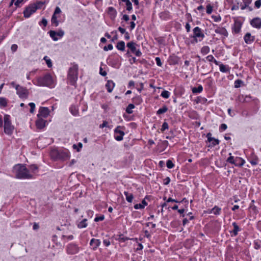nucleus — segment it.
I'll return each instance as SVG.
<instances>
[{
    "label": "nucleus",
    "instance_id": "a211bd4d",
    "mask_svg": "<svg viewBox=\"0 0 261 261\" xmlns=\"http://www.w3.org/2000/svg\"><path fill=\"white\" fill-rule=\"evenodd\" d=\"M114 86L115 83L111 80L108 81L106 85L107 91L110 93L112 91Z\"/></svg>",
    "mask_w": 261,
    "mask_h": 261
},
{
    "label": "nucleus",
    "instance_id": "bb28decb",
    "mask_svg": "<svg viewBox=\"0 0 261 261\" xmlns=\"http://www.w3.org/2000/svg\"><path fill=\"white\" fill-rule=\"evenodd\" d=\"M71 114L74 116H77L79 113L78 109L74 106H72L70 108Z\"/></svg>",
    "mask_w": 261,
    "mask_h": 261
},
{
    "label": "nucleus",
    "instance_id": "13d9d810",
    "mask_svg": "<svg viewBox=\"0 0 261 261\" xmlns=\"http://www.w3.org/2000/svg\"><path fill=\"white\" fill-rule=\"evenodd\" d=\"M103 243L106 246H109L111 244L110 241L108 240H104Z\"/></svg>",
    "mask_w": 261,
    "mask_h": 261
},
{
    "label": "nucleus",
    "instance_id": "6ab92c4d",
    "mask_svg": "<svg viewBox=\"0 0 261 261\" xmlns=\"http://www.w3.org/2000/svg\"><path fill=\"white\" fill-rule=\"evenodd\" d=\"M221 208L217 206H215L212 209L210 210L208 212L209 214L213 213L216 215H219L220 214Z\"/></svg>",
    "mask_w": 261,
    "mask_h": 261
},
{
    "label": "nucleus",
    "instance_id": "f03ea898",
    "mask_svg": "<svg viewBox=\"0 0 261 261\" xmlns=\"http://www.w3.org/2000/svg\"><path fill=\"white\" fill-rule=\"evenodd\" d=\"M78 69V65L77 64H73L69 69L68 80L72 85H74L75 84L77 79Z\"/></svg>",
    "mask_w": 261,
    "mask_h": 261
},
{
    "label": "nucleus",
    "instance_id": "c85d7f7f",
    "mask_svg": "<svg viewBox=\"0 0 261 261\" xmlns=\"http://www.w3.org/2000/svg\"><path fill=\"white\" fill-rule=\"evenodd\" d=\"M122 2L125 3V5L126 6V10L127 11H130V10H132V5L129 0H122Z\"/></svg>",
    "mask_w": 261,
    "mask_h": 261
},
{
    "label": "nucleus",
    "instance_id": "5701e85b",
    "mask_svg": "<svg viewBox=\"0 0 261 261\" xmlns=\"http://www.w3.org/2000/svg\"><path fill=\"white\" fill-rule=\"evenodd\" d=\"M147 203L146 201L144 199L142 200L141 203L136 204L134 205V208L136 210L142 209L144 207L145 205H147Z\"/></svg>",
    "mask_w": 261,
    "mask_h": 261
},
{
    "label": "nucleus",
    "instance_id": "4c0bfd02",
    "mask_svg": "<svg viewBox=\"0 0 261 261\" xmlns=\"http://www.w3.org/2000/svg\"><path fill=\"white\" fill-rule=\"evenodd\" d=\"M7 100L6 98L1 97L0 98V105L5 107L7 105Z\"/></svg>",
    "mask_w": 261,
    "mask_h": 261
},
{
    "label": "nucleus",
    "instance_id": "2eb2a0df",
    "mask_svg": "<svg viewBox=\"0 0 261 261\" xmlns=\"http://www.w3.org/2000/svg\"><path fill=\"white\" fill-rule=\"evenodd\" d=\"M215 32L216 33L223 35L225 37H227L228 35L227 30L224 28L222 27L217 28L215 29Z\"/></svg>",
    "mask_w": 261,
    "mask_h": 261
},
{
    "label": "nucleus",
    "instance_id": "4d7b16f0",
    "mask_svg": "<svg viewBox=\"0 0 261 261\" xmlns=\"http://www.w3.org/2000/svg\"><path fill=\"white\" fill-rule=\"evenodd\" d=\"M31 169L33 172H35L38 169L36 165H33L30 167Z\"/></svg>",
    "mask_w": 261,
    "mask_h": 261
},
{
    "label": "nucleus",
    "instance_id": "4be33fe9",
    "mask_svg": "<svg viewBox=\"0 0 261 261\" xmlns=\"http://www.w3.org/2000/svg\"><path fill=\"white\" fill-rule=\"evenodd\" d=\"M232 225L233 226V229L231 231V232L233 233L234 236H236L238 234V232L240 230V229L236 222H233L232 223Z\"/></svg>",
    "mask_w": 261,
    "mask_h": 261
},
{
    "label": "nucleus",
    "instance_id": "79ce46f5",
    "mask_svg": "<svg viewBox=\"0 0 261 261\" xmlns=\"http://www.w3.org/2000/svg\"><path fill=\"white\" fill-rule=\"evenodd\" d=\"M29 105L31 107L30 113H34L35 108V104L33 102H30V103H29Z\"/></svg>",
    "mask_w": 261,
    "mask_h": 261
},
{
    "label": "nucleus",
    "instance_id": "dca6fc26",
    "mask_svg": "<svg viewBox=\"0 0 261 261\" xmlns=\"http://www.w3.org/2000/svg\"><path fill=\"white\" fill-rule=\"evenodd\" d=\"M244 41L247 44H251L254 40V37L252 36L250 33H247L244 36Z\"/></svg>",
    "mask_w": 261,
    "mask_h": 261
},
{
    "label": "nucleus",
    "instance_id": "37998d69",
    "mask_svg": "<svg viewBox=\"0 0 261 261\" xmlns=\"http://www.w3.org/2000/svg\"><path fill=\"white\" fill-rule=\"evenodd\" d=\"M213 11V7L210 5H208L206 6V13L208 14H210L212 13Z\"/></svg>",
    "mask_w": 261,
    "mask_h": 261
},
{
    "label": "nucleus",
    "instance_id": "ddd939ff",
    "mask_svg": "<svg viewBox=\"0 0 261 261\" xmlns=\"http://www.w3.org/2000/svg\"><path fill=\"white\" fill-rule=\"evenodd\" d=\"M251 24L253 27L257 29L261 28V19L259 18H255L251 21Z\"/></svg>",
    "mask_w": 261,
    "mask_h": 261
},
{
    "label": "nucleus",
    "instance_id": "cd10ccee",
    "mask_svg": "<svg viewBox=\"0 0 261 261\" xmlns=\"http://www.w3.org/2000/svg\"><path fill=\"white\" fill-rule=\"evenodd\" d=\"M203 90V87L201 85H199L198 87H194L192 89L193 93H199Z\"/></svg>",
    "mask_w": 261,
    "mask_h": 261
},
{
    "label": "nucleus",
    "instance_id": "b1692460",
    "mask_svg": "<svg viewBox=\"0 0 261 261\" xmlns=\"http://www.w3.org/2000/svg\"><path fill=\"white\" fill-rule=\"evenodd\" d=\"M220 70L222 72L226 73L229 71V67L228 66H226L221 64L219 65Z\"/></svg>",
    "mask_w": 261,
    "mask_h": 261
},
{
    "label": "nucleus",
    "instance_id": "2f4dec72",
    "mask_svg": "<svg viewBox=\"0 0 261 261\" xmlns=\"http://www.w3.org/2000/svg\"><path fill=\"white\" fill-rule=\"evenodd\" d=\"M244 83L243 81L241 80L238 79L234 81V87L238 88L241 86Z\"/></svg>",
    "mask_w": 261,
    "mask_h": 261
},
{
    "label": "nucleus",
    "instance_id": "09e8293b",
    "mask_svg": "<svg viewBox=\"0 0 261 261\" xmlns=\"http://www.w3.org/2000/svg\"><path fill=\"white\" fill-rule=\"evenodd\" d=\"M211 142H212V143L213 146H215L216 145H218L219 143V140H218L217 139H215V138H213L212 141H211Z\"/></svg>",
    "mask_w": 261,
    "mask_h": 261
},
{
    "label": "nucleus",
    "instance_id": "0e129e2a",
    "mask_svg": "<svg viewBox=\"0 0 261 261\" xmlns=\"http://www.w3.org/2000/svg\"><path fill=\"white\" fill-rule=\"evenodd\" d=\"M170 96V93L167 91L164 90V98H168Z\"/></svg>",
    "mask_w": 261,
    "mask_h": 261
},
{
    "label": "nucleus",
    "instance_id": "e2e57ef3",
    "mask_svg": "<svg viewBox=\"0 0 261 261\" xmlns=\"http://www.w3.org/2000/svg\"><path fill=\"white\" fill-rule=\"evenodd\" d=\"M185 28L187 32H189L190 31L191 27L189 23H186Z\"/></svg>",
    "mask_w": 261,
    "mask_h": 261
},
{
    "label": "nucleus",
    "instance_id": "a19ab883",
    "mask_svg": "<svg viewBox=\"0 0 261 261\" xmlns=\"http://www.w3.org/2000/svg\"><path fill=\"white\" fill-rule=\"evenodd\" d=\"M229 155H231L230 153H229ZM227 162L232 164H235L234 158L232 156H230L229 158H228L227 159Z\"/></svg>",
    "mask_w": 261,
    "mask_h": 261
},
{
    "label": "nucleus",
    "instance_id": "5fc2aeb1",
    "mask_svg": "<svg viewBox=\"0 0 261 261\" xmlns=\"http://www.w3.org/2000/svg\"><path fill=\"white\" fill-rule=\"evenodd\" d=\"M206 59L209 62H213L214 59V58L212 55H208V56L206 57Z\"/></svg>",
    "mask_w": 261,
    "mask_h": 261
},
{
    "label": "nucleus",
    "instance_id": "774afa93",
    "mask_svg": "<svg viewBox=\"0 0 261 261\" xmlns=\"http://www.w3.org/2000/svg\"><path fill=\"white\" fill-rule=\"evenodd\" d=\"M170 181V179L169 177H167L165 179H164V184L167 185Z\"/></svg>",
    "mask_w": 261,
    "mask_h": 261
},
{
    "label": "nucleus",
    "instance_id": "864d4df0",
    "mask_svg": "<svg viewBox=\"0 0 261 261\" xmlns=\"http://www.w3.org/2000/svg\"><path fill=\"white\" fill-rule=\"evenodd\" d=\"M61 12V10L59 7H56L55 11L54 12V15H56V14H60Z\"/></svg>",
    "mask_w": 261,
    "mask_h": 261
},
{
    "label": "nucleus",
    "instance_id": "1a4fd4ad",
    "mask_svg": "<svg viewBox=\"0 0 261 261\" xmlns=\"http://www.w3.org/2000/svg\"><path fill=\"white\" fill-rule=\"evenodd\" d=\"M49 114V110L47 107H40L37 115L38 118H46Z\"/></svg>",
    "mask_w": 261,
    "mask_h": 261
},
{
    "label": "nucleus",
    "instance_id": "e433bc0d",
    "mask_svg": "<svg viewBox=\"0 0 261 261\" xmlns=\"http://www.w3.org/2000/svg\"><path fill=\"white\" fill-rule=\"evenodd\" d=\"M44 60H45L48 67H51L52 66L51 60L49 59H48V57L47 56L44 57Z\"/></svg>",
    "mask_w": 261,
    "mask_h": 261
},
{
    "label": "nucleus",
    "instance_id": "39448f33",
    "mask_svg": "<svg viewBox=\"0 0 261 261\" xmlns=\"http://www.w3.org/2000/svg\"><path fill=\"white\" fill-rule=\"evenodd\" d=\"M53 79L50 75L46 74L43 77H39L37 81V85L39 86H49L53 84Z\"/></svg>",
    "mask_w": 261,
    "mask_h": 261
},
{
    "label": "nucleus",
    "instance_id": "3c124183",
    "mask_svg": "<svg viewBox=\"0 0 261 261\" xmlns=\"http://www.w3.org/2000/svg\"><path fill=\"white\" fill-rule=\"evenodd\" d=\"M113 47V45L111 44H110L107 46H105L103 49L107 51L108 50H112Z\"/></svg>",
    "mask_w": 261,
    "mask_h": 261
},
{
    "label": "nucleus",
    "instance_id": "9b49d317",
    "mask_svg": "<svg viewBox=\"0 0 261 261\" xmlns=\"http://www.w3.org/2000/svg\"><path fill=\"white\" fill-rule=\"evenodd\" d=\"M49 35L52 38V39L54 41H57L58 40V38L57 36H59V37H62L64 35V32L62 30H60L58 32H55L54 31H50Z\"/></svg>",
    "mask_w": 261,
    "mask_h": 261
},
{
    "label": "nucleus",
    "instance_id": "f704fd0d",
    "mask_svg": "<svg viewBox=\"0 0 261 261\" xmlns=\"http://www.w3.org/2000/svg\"><path fill=\"white\" fill-rule=\"evenodd\" d=\"M166 166L168 168L171 169L174 167V164L171 160H168L166 162Z\"/></svg>",
    "mask_w": 261,
    "mask_h": 261
},
{
    "label": "nucleus",
    "instance_id": "bf43d9fd",
    "mask_svg": "<svg viewBox=\"0 0 261 261\" xmlns=\"http://www.w3.org/2000/svg\"><path fill=\"white\" fill-rule=\"evenodd\" d=\"M243 3L249 6V5L251 4L252 0H242Z\"/></svg>",
    "mask_w": 261,
    "mask_h": 261
},
{
    "label": "nucleus",
    "instance_id": "a878e982",
    "mask_svg": "<svg viewBox=\"0 0 261 261\" xmlns=\"http://www.w3.org/2000/svg\"><path fill=\"white\" fill-rule=\"evenodd\" d=\"M116 47L118 50H120L121 51L124 50V49H125L124 42L123 41L119 42L117 44Z\"/></svg>",
    "mask_w": 261,
    "mask_h": 261
},
{
    "label": "nucleus",
    "instance_id": "680f3d73",
    "mask_svg": "<svg viewBox=\"0 0 261 261\" xmlns=\"http://www.w3.org/2000/svg\"><path fill=\"white\" fill-rule=\"evenodd\" d=\"M11 50L14 52L17 49V45L16 44H13L12 46H11Z\"/></svg>",
    "mask_w": 261,
    "mask_h": 261
},
{
    "label": "nucleus",
    "instance_id": "4468645a",
    "mask_svg": "<svg viewBox=\"0 0 261 261\" xmlns=\"http://www.w3.org/2000/svg\"><path fill=\"white\" fill-rule=\"evenodd\" d=\"M46 121L44 120L42 118H38L36 120V125L38 128H43L46 124Z\"/></svg>",
    "mask_w": 261,
    "mask_h": 261
},
{
    "label": "nucleus",
    "instance_id": "412c9836",
    "mask_svg": "<svg viewBox=\"0 0 261 261\" xmlns=\"http://www.w3.org/2000/svg\"><path fill=\"white\" fill-rule=\"evenodd\" d=\"M108 12L112 18H114L117 14L116 10L112 7H109Z\"/></svg>",
    "mask_w": 261,
    "mask_h": 261
},
{
    "label": "nucleus",
    "instance_id": "20e7f679",
    "mask_svg": "<svg viewBox=\"0 0 261 261\" xmlns=\"http://www.w3.org/2000/svg\"><path fill=\"white\" fill-rule=\"evenodd\" d=\"M4 132L8 135H11L13 132L14 127L12 125L9 115H5L4 116Z\"/></svg>",
    "mask_w": 261,
    "mask_h": 261
},
{
    "label": "nucleus",
    "instance_id": "58836bf2",
    "mask_svg": "<svg viewBox=\"0 0 261 261\" xmlns=\"http://www.w3.org/2000/svg\"><path fill=\"white\" fill-rule=\"evenodd\" d=\"M105 127H108L109 128H111V127L108 125V122L107 121H103L102 123L99 125V127L100 128H102Z\"/></svg>",
    "mask_w": 261,
    "mask_h": 261
},
{
    "label": "nucleus",
    "instance_id": "052dcab7",
    "mask_svg": "<svg viewBox=\"0 0 261 261\" xmlns=\"http://www.w3.org/2000/svg\"><path fill=\"white\" fill-rule=\"evenodd\" d=\"M40 23L42 24L44 27H46L47 24V21L46 19L43 18Z\"/></svg>",
    "mask_w": 261,
    "mask_h": 261
},
{
    "label": "nucleus",
    "instance_id": "0eeeda50",
    "mask_svg": "<svg viewBox=\"0 0 261 261\" xmlns=\"http://www.w3.org/2000/svg\"><path fill=\"white\" fill-rule=\"evenodd\" d=\"M15 89L17 91V94L21 98H27L29 95L28 90L23 87L19 85H16Z\"/></svg>",
    "mask_w": 261,
    "mask_h": 261
},
{
    "label": "nucleus",
    "instance_id": "8fccbe9b",
    "mask_svg": "<svg viewBox=\"0 0 261 261\" xmlns=\"http://www.w3.org/2000/svg\"><path fill=\"white\" fill-rule=\"evenodd\" d=\"M255 6L257 8H259L261 7V0H257L255 2Z\"/></svg>",
    "mask_w": 261,
    "mask_h": 261
},
{
    "label": "nucleus",
    "instance_id": "603ef678",
    "mask_svg": "<svg viewBox=\"0 0 261 261\" xmlns=\"http://www.w3.org/2000/svg\"><path fill=\"white\" fill-rule=\"evenodd\" d=\"M155 60L156 61V64L158 66H162V62H161V59L159 57H156L155 59Z\"/></svg>",
    "mask_w": 261,
    "mask_h": 261
},
{
    "label": "nucleus",
    "instance_id": "a18cd8bd",
    "mask_svg": "<svg viewBox=\"0 0 261 261\" xmlns=\"http://www.w3.org/2000/svg\"><path fill=\"white\" fill-rule=\"evenodd\" d=\"M193 218H194V217L193 216H190V218L189 219H188L187 218L184 219V220L182 221L183 225H185L187 223H188L189 220H192V219H193Z\"/></svg>",
    "mask_w": 261,
    "mask_h": 261
},
{
    "label": "nucleus",
    "instance_id": "f3484780",
    "mask_svg": "<svg viewBox=\"0 0 261 261\" xmlns=\"http://www.w3.org/2000/svg\"><path fill=\"white\" fill-rule=\"evenodd\" d=\"M242 27V24L240 21H236L232 27V30L235 33H239Z\"/></svg>",
    "mask_w": 261,
    "mask_h": 261
},
{
    "label": "nucleus",
    "instance_id": "9d476101",
    "mask_svg": "<svg viewBox=\"0 0 261 261\" xmlns=\"http://www.w3.org/2000/svg\"><path fill=\"white\" fill-rule=\"evenodd\" d=\"M120 128H121V127L120 126H118L114 130L115 134H118L115 136V139L118 141L122 140L123 136L124 135V132L120 129Z\"/></svg>",
    "mask_w": 261,
    "mask_h": 261
},
{
    "label": "nucleus",
    "instance_id": "338daca9",
    "mask_svg": "<svg viewBox=\"0 0 261 261\" xmlns=\"http://www.w3.org/2000/svg\"><path fill=\"white\" fill-rule=\"evenodd\" d=\"M211 133H208L207 134V140L208 141L211 142V141H212L213 139L214 138H212L211 137Z\"/></svg>",
    "mask_w": 261,
    "mask_h": 261
},
{
    "label": "nucleus",
    "instance_id": "c9c22d12",
    "mask_svg": "<svg viewBox=\"0 0 261 261\" xmlns=\"http://www.w3.org/2000/svg\"><path fill=\"white\" fill-rule=\"evenodd\" d=\"M51 22H52V23L55 24L56 27H57L59 25V22H58V21L57 20V17L55 15H53L52 16Z\"/></svg>",
    "mask_w": 261,
    "mask_h": 261
},
{
    "label": "nucleus",
    "instance_id": "393cba45",
    "mask_svg": "<svg viewBox=\"0 0 261 261\" xmlns=\"http://www.w3.org/2000/svg\"><path fill=\"white\" fill-rule=\"evenodd\" d=\"M124 195L126 196V199L128 202H132L134 198V196L132 194L129 193L128 192L125 191L124 192Z\"/></svg>",
    "mask_w": 261,
    "mask_h": 261
},
{
    "label": "nucleus",
    "instance_id": "423d86ee",
    "mask_svg": "<svg viewBox=\"0 0 261 261\" xmlns=\"http://www.w3.org/2000/svg\"><path fill=\"white\" fill-rule=\"evenodd\" d=\"M40 8V6H37L36 5H31L28 6L23 11L24 16L26 18L29 17L33 13H35L38 9Z\"/></svg>",
    "mask_w": 261,
    "mask_h": 261
},
{
    "label": "nucleus",
    "instance_id": "f257e3e1",
    "mask_svg": "<svg viewBox=\"0 0 261 261\" xmlns=\"http://www.w3.org/2000/svg\"><path fill=\"white\" fill-rule=\"evenodd\" d=\"M13 172L18 178H31L32 175L25 166L22 165H17L13 167Z\"/></svg>",
    "mask_w": 261,
    "mask_h": 261
},
{
    "label": "nucleus",
    "instance_id": "7c9ffc66",
    "mask_svg": "<svg viewBox=\"0 0 261 261\" xmlns=\"http://www.w3.org/2000/svg\"><path fill=\"white\" fill-rule=\"evenodd\" d=\"M210 47L208 46H204L201 49V53L203 55H206L210 52Z\"/></svg>",
    "mask_w": 261,
    "mask_h": 261
},
{
    "label": "nucleus",
    "instance_id": "6e6d98bb",
    "mask_svg": "<svg viewBox=\"0 0 261 261\" xmlns=\"http://www.w3.org/2000/svg\"><path fill=\"white\" fill-rule=\"evenodd\" d=\"M99 73L100 75H101L102 76H105L107 75V72L105 71H102V68L101 67L100 68Z\"/></svg>",
    "mask_w": 261,
    "mask_h": 261
},
{
    "label": "nucleus",
    "instance_id": "c756f323",
    "mask_svg": "<svg viewBox=\"0 0 261 261\" xmlns=\"http://www.w3.org/2000/svg\"><path fill=\"white\" fill-rule=\"evenodd\" d=\"M86 221H87L86 219H85L83 220H82V221H81L77 225L78 227L80 228H83L86 227L87 226Z\"/></svg>",
    "mask_w": 261,
    "mask_h": 261
},
{
    "label": "nucleus",
    "instance_id": "ea45409f",
    "mask_svg": "<svg viewBox=\"0 0 261 261\" xmlns=\"http://www.w3.org/2000/svg\"><path fill=\"white\" fill-rule=\"evenodd\" d=\"M254 244V248L256 249H259L261 247V242L260 241H255Z\"/></svg>",
    "mask_w": 261,
    "mask_h": 261
},
{
    "label": "nucleus",
    "instance_id": "49530a36",
    "mask_svg": "<svg viewBox=\"0 0 261 261\" xmlns=\"http://www.w3.org/2000/svg\"><path fill=\"white\" fill-rule=\"evenodd\" d=\"M105 219V216L103 215H101L99 217H96L95 219H94V221L95 222H98L99 221H102L103 220Z\"/></svg>",
    "mask_w": 261,
    "mask_h": 261
},
{
    "label": "nucleus",
    "instance_id": "de8ad7c7",
    "mask_svg": "<svg viewBox=\"0 0 261 261\" xmlns=\"http://www.w3.org/2000/svg\"><path fill=\"white\" fill-rule=\"evenodd\" d=\"M23 1L24 0H12V3H14L16 6H19V4Z\"/></svg>",
    "mask_w": 261,
    "mask_h": 261
},
{
    "label": "nucleus",
    "instance_id": "f8f14e48",
    "mask_svg": "<svg viewBox=\"0 0 261 261\" xmlns=\"http://www.w3.org/2000/svg\"><path fill=\"white\" fill-rule=\"evenodd\" d=\"M79 251L77 246L75 244H69L67 247V251L69 254H75Z\"/></svg>",
    "mask_w": 261,
    "mask_h": 261
},
{
    "label": "nucleus",
    "instance_id": "aec40b11",
    "mask_svg": "<svg viewBox=\"0 0 261 261\" xmlns=\"http://www.w3.org/2000/svg\"><path fill=\"white\" fill-rule=\"evenodd\" d=\"M90 244L91 245L93 246L94 249H96L97 248V247L99 246L100 244V241H99V240L92 239L90 241Z\"/></svg>",
    "mask_w": 261,
    "mask_h": 261
},
{
    "label": "nucleus",
    "instance_id": "473e14b6",
    "mask_svg": "<svg viewBox=\"0 0 261 261\" xmlns=\"http://www.w3.org/2000/svg\"><path fill=\"white\" fill-rule=\"evenodd\" d=\"M135 108L133 104H129L126 109V112L128 114H132L133 113V109Z\"/></svg>",
    "mask_w": 261,
    "mask_h": 261
},
{
    "label": "nucleus",
    "instance_id": "6e6552de",
    "mask_svg": "<svg viewBox=\"0 0 261 261\" xmlns=\"http://www.w3.org/2000/svg\"><path fill=\"white\" fill-rule=\"evenodd\" d=\"M137 44L134 42H130L127 43V47L129 48L130 51L136 56L140 57L142 54L139 49H137Z\"/></svg>",
    "mask_w": 261,
    "mask_h": 261
},
{
    "label": "nucleus",
    "instance_id": "c03bdc74",
    "mask_svg": "<svg viewBox=\"0 0 261 261\" xmlns=\"http://www.w3.org/2000/svg\"><path fill=\"white\" fill-rule=\"evenodd\" d=\"M58 158L63 160L69 158V154L65 153V154H58Z\"/></svg>",
    "mask_w": 261,
    "mask_h": 261
},
{
    "label": "nucleus",
    "instance_id": "72a5a7b5",
    "mask_svg": "<svg viewBox=\"0 0 261 261\" xmlns=\"http://www.w3.org/2000/svg\"><path fill=\"white\" fill-rule=\"evenodd\" d=\"M141 99L142 98L140 96H136L135 97H134L133 98V102L135 104L138 105L141 102V101H142Z\"/></svg>",
    "mask_w": 261,
    "mask_h": 261
},
{
    "label": "nucleus",
    "instance_id": "69168bd1",
    "mask_svg": "<svg viewBox=\"0 0 261 261\" xmlns=\"http://www.w3.org/2000/svg\"><path fill=\"white\" fill-rule=\"evenodd\" d=\"M227 127V126L226 124L223 123L221 125L220 128L221 129H222V130H224L226 129Z\"/></svg>",
    "mask_w": 261,
    "mask_h": 261
},
{
    "label": "nucleus",
    "instance_id": "7ed1b4c3",
    "mask_svg": "<svg viewBox=\"0 0 261 261\" xmlns=\"http://www.w3.org/2000/svg\"><path fill=\"white\" fill-rule=\"evenodd\" d=\"M193 31V35L191 37L193 38L191 43L195 44L198 41H201L204 37V34L202 33V30L198 27H196Z\"/></svg>",
    "mask_w": 261,
    "mask_h": 261
}]
</instances>
